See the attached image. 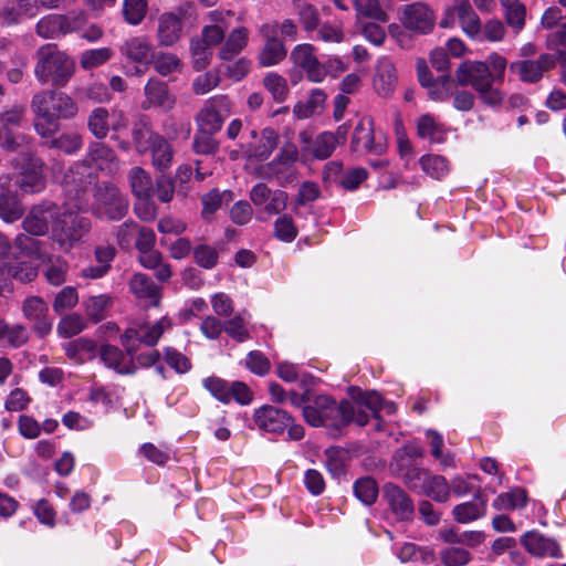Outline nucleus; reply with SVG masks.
I'll return each instance as SVG.
<instances>
[{"label": "nucleus", "instance_id": "obj_64", "mask_svg": "<svg viewBox=\"0 0 566 566\" xmlns=\"http://www.w3.org/2000/svg\"><path fill=\"white\" fill-rule=\"evenodd\" d=\"M440 559L446 566H463L470 560V553L461 547H447L440 552Z\"/></svg>", "mask_w": 566, "mask_h": 566}, {"label": "nucleus", "instance_id": "obj_43", "mask_svg": "<svg viewBox=\"0 0 566 566\" xmlns=\"http://www.w3.org/2000/svg\"><path fill=\"white\" fill-rule=\"evenodd\" d=\"M108 117V111L104 107H97L90 114L87 127L97 139H103L107 136L109 130Z\"/></svg>", "mask_w": 566, "mask_h": 566}, {"label": "nucleus", "instance_id": "obj_30", "mask_svg": "<svg viewBox=\"0 0 566 566\" xmlns=\"http://www.w3.org/2000/svg\"><path fill=\"white\" fill-rule=\"evenodd\" d=\"M148 151L151 155V164L157 170L165 171L171 167L174 149L164 136L154 142Z\"/></svg>", "mask_w": 566, "mask_h": 566}, {"label": "nucleus", "instance_id": "obj_26", "mask_svg": "<svg viewBox=\"0 0 566 566\" xmlns=\"http://www.w3.org/2000/svg\"><path fill=\"white\" fill-rule=\"evenodd\" d=\"M0 148L17 155L23 151H35L33 137L13 129L0 130Z\"/></svg>", "mask_w": 566, "mask_h": 566}, {"label": "nucleus", "instance_id": "obj_57", "mask_svg": "<svg viewBox=\"0 0 566 566\" xmlns=\"http://www.w3.org/2000/svg\"><path fill=\"white\" fill-rule=\"evenodd\" d=\"M203 387L219 401L229 403L231 401L230 384L219 377H208L202 381Z\"/></svg>", "mask_w": 566, "mask_h": 566}, {"label": "nucleus", "instance_id": "obj_63", "mask_svg": "<svg viewBox=\"0 0 566 566\" xmlns=\"http://www.w3.org/2000/svg\"><path fill=\"white\" fill-rule=\"evenodd\" d=\"M78 302V295L74 287L66 286L62 289L53 302V310L61 314L67 310L74 307Z\"/></svg>", "mask_w": 566, "mask_h": 566}, {"label": "nucleus", "instance_id": "obj_24", "mask_svg": "<svg viewBox=\"0 0 566 566\" xmlns=\"http://www.w3.org/2000/svg\"><path fill=\"white\" fill-rule=\"evenodd\" d=\"M129 287L136 297L147 301L153 306L159 304L161 298L160 289L148 275L144 273L134 274L130 279Z\"/></svg>", "mask_w": 566, "mask_h": 566}, {"label": "nucleus", "instance_id": "obj_52", "mask_svg": "<svg viewBox=\"0 0 566 566\" xmlns=\"http://www.w3.org/2000/svg\"><path fill=\"white\" fill-rule=\"evenodd\" d=\"M265 88L271 93L274 101L284 102L289 95L286 80L277 73L271 72L263 78Z\"/></svg>", "mask_w": 566, "mask_h": 566}, {"label": "nucleus", "instance_id": "obj_58", "mask_svg": "<svg viewBox=\"0 0 566 566\" xmlns=\"http://www.w3.org/2000/svg\"><path fill=\"white\" fill-rule=\"evenodd\" d=\"M193 260L200 268L211 270L218 264L219 253L211 245L199 244L193 248Z\"/></svg>", "mask_w": 566, "mask_h": 566}, {"label": "nucleus", "instance_id": "obj_21", "mask_svg": "<svg viewBox=\"0 0 566 566\" xmlns=\"http://www.w3.org/2000/svg\"><path fill=\"white\" fill-rule=\"evenodd\" d=\"M521 543L534 556H549L553 558L562 556L558 544L552 538L544 537L536 531L527 532L523 535Z\"/></svg>", "mask_w": 566, "mask_h": 566}, {"label": "nucleus", "instance_id": "obj_56", "mask_svg": "<svg viewBox=\"0 0 566 566\" xmlns=\"http://www.w3.org/2000/svg\"><path fill=\"white\" fill-rule=\"evenodd\" d=\"M111 304L112 300L107 295L91 296L85 301V311L87 316L94 322H99L105 317Z\"/></svg>", "mask_w": 566, "mask_h": 566}, {"label": "nucleus", "instance_id": "obj_7", "mask_svg": "<svg viewBox=\"0 0 566 566\" xmlns=\"http://www.w3.org/2000/svg\"><path fill=\"white\" fill-rule=\"evenodd\" d=\"M387 137L381 130L375 129L374 119L361 117L356 124L350 139V150L358 154L381 156L387 151Z\"/></svg>", "mask_w": 566, "mask_h": 566}, {"label": "nucleus", "instance_id": "obj_59", "mask_svg": "<svg viewBox=\"0 0 566 566\" xmlns=\"http://www.w3.org/2000/svg\"><path fill=\"white\" fill-rule=\"evenodd\" d=\"M223 331L234 340L243 343L250 339L247 322L241 315H237L223 323Z\"/></svg>", "mask_w": 566, "mask_h": 566}, {"label": "nucleus", "instance_id": "obj_22", "mask_svg": "<svg viewBox=\"0 0 566 566\" xmlns=\"http://www.w3.org/2000/svg\"><path fill=\"white\" fill-rule=\"evenodd\" d=\"M397 83L396 69L394 63L387 59L381 57L376 67L374 76V88L381 97H388L394 92Z\"/></svg>", "mask_w": 566, "mask_h": 566}, {"label": "nucleus", "instance_id": "obj_9", "mask_svg": "<svg viewBox=\"0 0 566 566\" xmlns=\"http://www.w3.org/2000/svg\"><path fill=\"white\" fill-rule=\"evenodd\" d=\"M399 21L409 31L427 34L433 30L436 14L427 3L412 2L400 8Z\"/></svg>", "mask_w": 566, "mask_h": 566}, {"label": "nucleus", "instance_id": "obj_1", "mask_svg": "<svg viewBox=\"0 0 566 566\" xmlns=\"http://www.w3.org/2000/svg\"><path fill=\"white\" fill-rule=\"evenodd\" d=\"M304 420L312 427H325L332 438H338L342 430L352 422L364 427L369 421L366 411H356L353 402L319 395L311 403L303 407Z\"/></svg>", "mask_w": 566, "mask_h": 566}, {"label": "nucleus", "instance_id": "obj_19", "mask_svg": "<svg viewBox=\"0 0 566 566\" xmlns=\"http://www.w3.org/2000/svg\"><path fill=\"white\" fill-rule=\"evenodd\" d=\"M384 496L386 497L391 512L398 520H411L415 513V505L412 500L401 488L387 483L384 486Z\"/></svg>", "mask_w": 566, "mask_h": 566}, {"label": "nucleus", "instance_id": "obj_62", "mask_svg": "<svg viewBox=\"0 0 566 566\" xmlns=\"http://www.w3.org/2000/svg\"><path fill=\"white\" fill-rule=\"evenodd\" d=\"M164 356L168 366L178 374H186L192 367L190 359L174 347H166L164 349Z\"/></svg>", "mask_w": 566, "mask_h": 566}, {"label": "nucleus", "instance_id": "obj_37", "mask_svg": "<svg viewBox=\"0 0 566 566\" xmlns=\"http://www.w3.org/2000/svg\"><path fill=\"white\" fill-rule=\"evenodd\" d=\"M24 214V207L15 195L0 196V218L8 223L19 220Z\"/></svg>", "mask_w": 566, "mask_h": 566}, {"label": "nucleus", "instance_id": "obj_3", "mask_svg": "<svg viewBox=\"0 0 566 566\" xmlns=\"http://www.w3.org/2000/svg\"><path fill=\"white\" fill-rule=\"evenodd\" d=\"M128 208V198L116 185L111 181H102L95 185L92 203L94 214L117 221L127 214Z\"/></svg>", "mask_w": 566, "mask_h": 566}, {"label": "nucleus", "instance_id": "obj_46", "mask_svg": "<svg viewBox=\"0 0 566 566\" xmlns=\"http://www.w3.org/2000/svg\"><path fill=\"white\" fill-rule=\"evenodd\" d=\"M422 170L434 179H441L449 171L448 161L439 155H426L420 158Z\"/></svg>", "mask_w": 566, "mask_h": 566}, {"label": "nucleus", "instance_id": "obj_6", "mask_svg": "<svg viewBox=\"0 0 566 566\" xmlns=\"http://www.w3.org/2000/svg\"><path fill=\"white\" fill-rule=\"evenodd\" d=\"M90 229L91 221L87 217L65 212L57 217L52 227V240L59 244L61 250L69 251L88 233Z\"/></svg>", "mask_w": 566, "mask_h": 566}, {"label": "nucleus", "instance_id": "obj_36", "mask_svg": "<svg viewBox=\"0 0 566 566\" xmlns=\"http://www.w3.org/2000/svg\"><path fill=\"white\" fill-rule=\"evenodd\" d=\"M327 95L324 91L315 88L311 92L308 101L305 104H297L294 113L298 118H307L321 114L324 109Z\"/></svg>", "mask_w": 566, "mask_h": 566}, {"label": "nucleus", "instance_id": "obj_48", "mask_svg": "<svg viewBox=\"0 0 566 566\" xmlns=\"http://www.w3.org/2000/svg\"><path fill=\"white\" fill-rule=\"evenodd\" d=\"M148 11L147 0H124L123 14L127 23L138 25Z\"/></svg>", "mask_w": 566, "mask_h": 566}, {"label": "nucleus", "instance_id": "obj_47", "mask_svg": "<svg viewBox=\"0 0 566 566\" xmlns=\"http://www.w3.org/2000/svg\"><path fill=\"white\" fill-rule=\"evenodd\" d=\"M86 327L83 316L77 313L65 315L57 324V334L64 338H70L80 334Z\"/></svg>", "mask_w": 566, "mask_h": 566}, {"label": "nucleus", "instance_id": "obj_8", "mask_svg": "<svg viewBox=\"0 0 566 566\" xmlns=\"http://www.w3.org/2000/svg\"><path fill=\"white\" fill-rule=\"evenodd\" d=\"M231 112V103L227 95H214L205 102L196 116L197 128L208 133L221 130L226 118Z\"/></svg>", "mask_w": 566, "mask_h": 566}, {"label": "nucleus", "instance_id": "obj_27", "mask_svg": "<svg viewBox=\"0 0 566 566\" xmlns=\"http://www.w3.org/2000/svg\"><path fill=\"white\" fill-rule=\"evenodd\" d=\"M182 24L172 14L163 13L158 18L157 39L163 46L174 45L181 36Z\"/></svg>", "mask_w": 566, "mask_h": 566}, {"label": "nucleus", "instance_id": "obj_50", "mask_svg": "<svg viewBox=\"0 0 566 566\" xmlns=\"http://www.w3.org/2000/svg\"><path fill=\"white\" fill-rule=\"evenodd\" d=\"M60 14H48L36 23V33L43 39H55L64 35Z\"/></svg>", "mask_w": 566, "mask_h": 566}, {"label": "nucleus", "instance_id": "obj_55", "mask_svg": "<svg viewBox=\"0 0 566 566\" xmlns=\"http://www.w3.org/2000/svg\"><path fill=\"white\" fill-rule=\"evenodd\" d=\"M82 137L77 134H62L45 143L49 148H56L65 154H74L82 148Z\"/></svg>", "mask_w": 566, "mask_h": 566}, {"label": "nucleus", "instance_id": "obj_12", "mask_svg": "<svg viewBox=\"0 0 566 566\" xmlns=\"http://www.w3.org/2000/svg\"><path fill=\"white\" fill-rule=\"evenodd\" d=\"M556 59L553 54L543 53L537 59L515 61L510 64V70L517 74L524 83H537L545 72L555 67Z\"/></svg>", "mask_w": 566, "mask_h": 566}, {"label": "nucleus", "instance_id": "obj_18", "mask_svg": "<svg viewBox=\"0 0 566 566\" xmlns=\"http://www.w3.org/2000/svg\"><path fill=\"white\" fill-rule=\"evenodd\" d=\"M119 52L127 61L148 65L153 61L154 48L146 36L139 35L124 41L119 46Z\"/></svg>", "mask_w": 566, "mask_h": 566}, {"label": "nucleus", "instance_id": "obj_38", "mask_svg": "<svg viewBox=\"0 0 566 566\" xmlns=\"http://www.w3.org/2000/svg\"><path fill=\"white\" fill-rule=\"evenodd\" d=\"M171 327V322L167 317H161L156 323L149 324H140V343L153 347L157 345L163 334Z\"/></svg>", "mask_w": 566, "mask_h": 566}, {"label": "nucleus", "instance_id": "obj_13", "mask_svg": "<svg viewBox=\"0 0 566 566\" xmlns=\"http://www.w3.org/2000/svg\"><path fill=\"white\" fill-rule=\"evenodd\" d=\"M253 421L261 431L281 434L292 422V416L283 409L264 405L254 411Z\"/></svg>", "mask_w": 566, "mask_h": 566}, {"label": "nucleus", "instance_id": "obj_53", "mask_svg": "<svg viewBox=\"0 0 566 566\" xmlns=\"http://www.w3.org/2000/svg\"><path fill=\"white\" fill-rule=\"evenodd\" d=\"M27 108L24 105H13L12 107L0 112V130L21 127L25 123Z\"/></svg>", "mask_w": 566, "mask_h": 566}, {"label": "nucleus", "instance_id": "obj_35", "mask_svg": "<svg viewBox=\"0 0 566 566\" xmlns=\"http://www.w3.org/2000/svg\"><path fill=\"white\" fill-rule=\"evenodd\" d=\"M286 54L283 41H265L258 54V61L262 66L269 67L282 62Z\"/></svg>", "mask_w": 566, "mask_h": 566}, {"label": "nucleus", "instance_id": "obj_25", "mask_svg": "<svg viewBox=\"0 0 566 566\" xmlns=\"http://www.w3.org/2000/svg\"><path fill=\"white\" fill-rule=\"evenodd\" d=\"M87 157L95 163L102 170L108 172L117 171L119 168V158L115 151L106 144L101 142L91 143L87 149Z\"/></svg>", "mask_w": 566, "mask_h": 566}, {"label": "nucleus", "instance_id": "obj_4", "mask_svg": "<svg viewBox=\"0 0 566 566\" xmlns=\"http://www.w3.org/2000/svg\"><path fill=\"white\" fill-rule=\"evenodd\" d=\"M31 108L34 114L46 117L49 120L53 118L56 122L73 118L78 112V107L71 96L56 91L36 93L32 98Z\"/></svg>", "mask_w": 566, "mask_h": 566}, {"label": "nucleus", "instance_id": "obj_45", "mask_svg": "<svg viewBox=\"0 0 566 566\" xmlns=\"http://www.w3.org/2000/svg\"><path fill=\"white\" fill-rule=\"evenodd\" d=\"M217 133H208L203 129L197 128L193 136L192 148L199 155H213L219 150V143L214 138Z\"/></svg>", "mask_w": 566, "mask_h": 566}, {"label": "nucleus", "instance_id": "obj_33", "mask_svg": "<svg viewBox=\"0 0 566 566\" xmlns=\"http://www.w3.org/2000/svg\"><path fill=\"white\" fill-rule=\"evenodd\" d=\"M248 35V29L244 27L233 29L219 52L220 59L230 61L239 54L247 46Z\"/></svg>", "mask_w": 566, "mask_h": 566}, {"label": "nucleus", "instance_id": "obj_42", "mask_svg": "<svg viewBox=\"0 0 566 566\" xmlns=\"http://www.w3.org/2000/svg\"><path fill=\"white\" fill-rule=\"evenodd\" d=\"M422 494L431 497L438 503H446L450 497V486L447 479L442 475H431L427 482Z\"/></svg>", "mask_w": 566, "mask_h": 566}, {"label": "nucleus", "instance_id": "obj_31", "mask_svg": "<svg viewBox=\"0 0 566 566\" xmlns=\"http://www.w3.org/2000/svg\"><path fill=\"white\" fill-rule=\"evenodd\" d=\"M233 199L231 191H220L211 189L201 197L202 211L201 216L205 220L210 221L212 216L223 206Z\"/></svg>", "mask_w": 566, "mask_h": 566}, {"label": "nucleus", "instance_id": "obj_23", "mask_svg": "<svg viewBox=\"0 0 566 566\" xmlns=\"http://www.w3.org/2000/svg\"><path fill=\"white\" fill-rule=\"evenodd\" d=\"M127 182L132 195L138 200L150 199L154 193V182L150 174L140 166L127 171Z\"/></svg>", "mask_w": 566, "mask_h": 566}, {"label": "nucleus", "instance_id": "obj_29", "mask_svg": "<svg viewBox=\"0 0 566 566\" xmlns=\"http://www.w3.org/2000/svg\"><path fill=\"white\" fill-rule=\"evenodd\" d=\"M417 133L420 138L434 144H441L446 139V128L443 124L437 122L430 114L421 115L418 118Z\"/></svg>", "mask_w": 566, "mask_h": 566}, {"label": "nucleus", "instance_id": "obj_61", "mask_svg": "<svg viewBox=\"0 0 566 566\" xmlns=\"http://www.w3.org/2000/svg\"><path fill=\"white\" fill-rule=\"evenodd\" d=\"M291 60L304 71L317 60L315 48L308 43L298 44L292 50Z\"/></svg>", "mask_w": 566, "mask_h": 566}, {"label": "nucleus", "instance_id": "obj_16", "mask_svg": "<svg viewBox=\"0 0 566 566\" xmlns=\"http://www.w3.org/2000/svg\"><path fill=\"white\" fill-rule=\"evenodd\" d=\"M144 94L145 99L142 102V108L145 111L157 107L164 112H169L176 105V96L170 93L168 85L156 77L148 80Z\"/></svg>", "mask_w": 566, "mask_h": 566}, {"label": "nucleus", "instance_id": "obj_20", "mask_svg": "<svg viewBox=\"0 0 566 566\" xmlns=\"http://www.w3.org/2000/svg\"><path fill=\"white\" fill-rule=\"evenodd\" d=\"M486 513V499L481 489L473 492L472 501L460 503L452 510L453 518L461 524H467L483 517Z\"/></svg>", "mask_w": 566, "mask_h": 566}, {"label": "nucleus", "instance_id": "obj_28", "mask_svg": "<svg viewBox=\"0 0 566 566\" xmlns=\"http://www.w3.org/2000/svg\"><path fill=\"white\" fill-rule=\"evenodd\" d=\"M348 394L356 403V411H364L361 408H367L375 418H378L379 411L382 409V398L375 390H361L358 387L352 386L348 388Z\"/></svg>", "mask_w": 566, "mask_h": 566}, {"label": "nucleus", "instance_id": "obj_60", "mask_svg": "<svg viewBox=\"0 0 566 566\" xmlns=\"http://www.w3.org/2000/svg\"><path fill=\"white\" fill-rule=\"evenodd\" d=\"M430 476L431 474L428 470L411 467L405 473L403 482L409 489L422 493Z\"/></svg>", "mask_w": 566, "mask_h": 566}, {"label": "nucleus", "instance_id": "obj_41", "mask_svg": "<svg viewBox=\"0 0 566 566\" xmlns=\"http://www.w3.org/2000/svg\"><path fill=\"white\" fill-rule=\"evenodd\" d=\"M337 147V137L332 132L318 134L312 143L311 151L313 157L319 160L328 158Z\"/></svg>", "mask_w": 566, "mask_h": 566}, {"label": "nucleus", "instance_id": "obj_54", "mask_svg": "<svg viewBox=\"0 0 566 566\" xmlns=\"http://www.w3.org/2000/svg\"><path fill=\"white\" fill-rule=\"evenodd\" d=\"M154 69L161 76H167L171 73L179 72L181 70V61L172 53H159L158 55L153 54Z\"/></svg>", "mask_w": 566, "mask_h": 566}, {"label": "nucleus", "instance_id": "obj_14", "mask_svg": "<svg viewBox=\"0 0 566 566\" xmlns=\"http://www.w3.org/2000/svg\"><path fill=\"white\" fill-rule=\"evenodd\" d=\"M23 316L32 322L33 332L44 337L52 331V321L49 317L48 304L40 296H29L22 303Z\"/></svg>", "mask_w": 566, "mask_h": 566}, {"label": "nucleus", "instance_id": "obj_32", "mask_svg": "<svg viewBox=\"0 0 566 566\" xmlns=\"http://www.w3.org/2000/svg\"><path fill=\"white\" fill-rule=\"evenodd\" d=\"M458 17L463 32L471 39L480 36L481 21L468 0H463L457 7Z\"/></svg>", "mask_w": 566, "mask_h": 566}, {"label": "nucleus", "instance_id": "obj_49", "mask_svg": "<svg viewBox=\"0 0 566 566\" xmlns=\"http://www.w3.org/2000/svg\"><path fill=\"white\" fill-rule=\"evenodd\" d=\"M190 52L195 70L201 71L209 65L212 50L205 41H200L199 38L192 39L190 42Z\"/></svg>", "mask_w": 566, "mask_h": 566}, {"label": "nucleus", "instance_id": "obj_51", "mask_svg": "<svg viewBox=\"0 0 566 566\" xmlns=\"http://www.w3.org/2000/svg\"><path fill=\"white\" fill-rule=\"evenodd\" d=\"M113 56L109 48L86 50L81 54L80 64L84 70H92L103 65Z\"/></svg>", "mask_w": 566, "mask_h": 566}, {"label": "nucleus", "instance_id": "obj_39", "mask_svg": "<svg viewBox=\"0 0 566 566\" xmlns=\"http://www.w3.org/2000/svg\"><path fill=\"white\" fill-rule=\"evenodd\" d=\"M92 182V171L86 163H75L64 176V184L83 190Z\"/></svg>", "mask_w": 566, "mask_h": 566}, {"label": "nucleus", "instance_id": "obj_44", "mask_svg": "<svg viewBox=\"0 0 566 566\" xmlns=\"http://www.w3.org/2000/svg\"><path fill=\"white\" fill-rule=\"evenodd\" d=\"M356 497L366 505H371L378 497V485L373 478H360L354 484Z\"/></svg>", "mask_w": 566, "mask_h": 566}, {"label": "nucleus", "instance_id": "obj_34", "mask_svg": "<svg viewBox=\"0 0 566 566\" xmlns=\"http://www.w3.org/2000/svg\"><path fill=\"white\" fill-rule=\"evenodd\" d=\"M133 140L136 150L139 154L148 151L150 145L156 142L161 135L154 132L146 119H140L135 123L132 130Z\"/></svg>", "mask_w": 566, "mask_h": 566}, {"label": "nucleus", "instance_id": "obj_17", "mask_svg": "<svg viewBox=\"0 0 566 566\" xmlns=\"http://www.w3.org/2000/svg\"><path fill=\"white\" fill-rule=\"evenodd\" d=\"M99 357L104 365L119 375H134L137 365L133 356H128L117 346L105 344L99 348Z\"/></svg>", "mask_w": 566, "mask_h": 566}, {"label": "nucleus", "instance_id": "obj_2", "mask_svg": "<svg viewBox=\"0 0 566 566\" xmlns=\"http://www.w3.org/2000/svg\"><path fill=\"white\" fill-rule=\"evenodd\" d=\"M34 75L42 84L64 86L75 71V64L54 44L40 46L35 52Z\"/></svg>", "mask_w": 566, "mask_h": 566}, {"label": "nucleus", "instance_id": "obj_5", "mask_svg": "<svg viewBox=\"0 0 566 566\" xmlns=\"http://www.w3.org/2000/svg\"><path fill=\"white\" fill-rule=\"evenodd\" d=\"M11 167L19 171V187L28 193H36L45 187L44 161L35 151H23L10 160Z\"/></svg>", "mask_w": 566, "mask_h": 566}, {"label": "nucleus", "instance_id": "obj_10", "mask_svg": "<svg viewBox=\"0 0 566 566\" xmlns=\"http://www.w3.org/2000/svg\"><path fill=\"white\" fill-rule=\"evenodd\" d=\"M279 140V134L273 128L266 127L260 133L251 129L249 139L241 143L240 148L247 158L263 161L277 147Z\"/></svg>", "mask_w": 566, "mask_h": 566}, {"label": "nucleus", "instance_id": "obj_15", "mask_svg": "<svg viewBox=\"0 0 566 566\" xmlns=\"http://www.w3.org/2000/svg\"><path fill=\"white\" fill-rule=\"evenodd\" d=\"M455 81L461 86H472L475 91L493 83L490 67L482 61H464L454 73Z\"/></svg>", "mask_w": 566, "mask_h": 566}, {"label": "nucleus", "instance_id": "obj_11", "mask_svg": "<svg viewBox=\"0 0 566 566\" xmlns=\"http://www.w3.org/2000/svg\"><path fill=\"white\" fill-rule=\"evenodd\" d=\"M60 216L59 207L50 201L33 206L22 221V227L31 235H44L49 232Z\"/></svg>", "mask_w": 566, "mask_h": 566}, {"label": "nucleus", "instance_id": "obj_40", "mask_svg": "<svg viewBox=\"0 0 566 566\" xmlns=\"http://www.w3.org/2000/svg\"><path fill=\"white\" fill-rule=\"evenodd\" d=\"M526 491L515 488L510 492L500 494L493 502V506L499 511L522 509L526 505Z\"/></svg>", "mask_w": 566, "mask_h": 566}]
</instances>
